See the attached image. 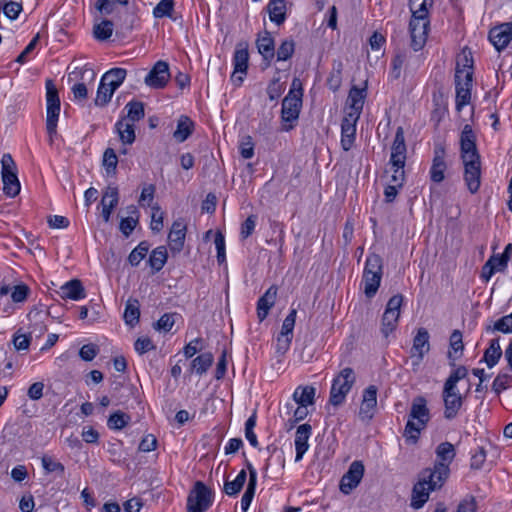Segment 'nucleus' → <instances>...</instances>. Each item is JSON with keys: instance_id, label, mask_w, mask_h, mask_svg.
<instances>
[{"instance_id": "nucleus-29", "label": "nucleus", "mask_w": 512, "mask_h": 512, "mask_svg": "<svg viewBox=\"0 0 512 512\" xmlns=\"http://www.w3.org/2000/svg\"><path fill=\"white\" fill-rule=\"evenodd\" d=\"M444 403V418L447 420H452L457 417L459 411L461 410L464 397L461 396H442Z\"/></svg>"}, {"instance_id": "nucleus-37", "label": "nucleus", "mask_w": 512, "mask_h": 512, "mask_svg": "<svg viewBox=\"0 0 512 512\" xmlns=\"http://www.w3.org/2000/svg\"><path fill=\"white\" fill-rule=\"evenodd\" d=\"M167 257V250L164 246H159L151 252L148 264L153 272H159L164 267Z\"/></svg>"}, {"instance_id": "nucleus-46", "label": "nucleus", "mask_w": 512, "mask_h": 512, "mask_svg": "<svg viewBox=\"0 0 512 512\" xmlns=\"http://www.w3.org/2000/svg\"><path fill=\"white\" fill-rule=\"evenodd\" d=\"M93 32L96 39L101 41L107 40L113 33V22L103 20L94 26Z\"/></svg>"}, {"instance_id": "nucleus-50", "label": "nucleus", "mask_w": 512, "mask_h": 512, "mask_svg": "<svg viewBox=\"0 0 512 512\" xmlns=\"http://www.w3.org/2000/svg\"><path fill=\"white\" fill-rule=\"evenodd\" d=\"M1 9L7 18L10 20H15L23 10V7L21 2L9 0L5 2L3 6H1Z\"/></svg>"}, {"instance_id": "nucleus-23", "label": "nucleus", "mask_w": 512, "mask_h": 512, "mask_svg": "<svg viewBox=\"0 0 512 512\" xmlns=\"http://www.w3.org/2000/svg\"><path fill=\"white\" fill-rule=\"evenodd\" d=\"M56 293L62 299H71L74 301L81 300L86 296L85 289L78 279H72L66 282Z\"/></svg>"}, {"instance_id": "nucleus-21", "label": "nucleus", "mask_w": 512, "mask_h": 512, "mask_svg": "<svg viewBox=\"0 0 512 512\" xmlns=\"http://www.w3.org/2000/svg\"><path fill=\"white\" fill-rule=\"evenodd\" d=\"M312 433V427L310 424H301L297 427L295 433V450L296 456L295 461L298 462L303 458V455L309 448L308 440Z\"/></svg>"}, {"instance_id": "nucleus-24", "label": "nucleus", "mask_w": 512, "mask_h": 512, "mask_svg": "<svg viewBox=\"0 0 512 512\" xmlns=\"http://www.w3.org/2000/svg\"><path fill=\"white\" fill-rule=\"evenodd\" d=\"M256 46L263 60L267 62L266 65H270L275 57V42L271 34L265 31L262 35H258Z\"/></svg>"}, {"instance_id": "nucleus-9", "label": "nucleus", "mask_w": 512, "mask_h": 512, "mask_svg": "<svg viewBox=\"0 0 512 512\" xmlns=\"http://www.w3.org/2000/svg\"><path fill=\"white\" fill-rule=\"evenodd\" d=\"M47 120L46 128L50 136L56 134L57 121L60 112V99L58 92L51 81L47 82Z\"/></svg>"}, {"instance_id": "nucleus-48", "label": "nucleus", "mask_w": 512, "mask_h": 512, "mask_svg": "<svg viewBox=\"0 0 512 512\" xmlns=\"http://www.w3.org/2000/svg\"><path fill=\"white\" fill-rule=\"evenodd\" d=\"M487 332L499 331L502 333H512V313L498 319L493 326L486 327Z\"/></svg>"}, {"instance_id": "nucleus-19", "label": "nucleus", "mask_w": 512, "mask_h": 512, "mask_svg": "<svg viewBox=\"0 0 512 512\" xmlns=\"http://www.w3.org/2000/svg\"><path fill=\"white\" fill-rule=\"evenodd\" d=\"M489 40L498 51L505 49L512 40L511 22L493 27L489 31Z\"/></svg>"}, {"instance_id": "nucleus-44", "label": "nucleus", "mask_w": 512, "mask_h": 512, "mask_svg": "<svg viewBox=\"0 0 512 512\" xmlns=\"http://www.w3.org/2000/svg\"><path fill=\"white\" fill-rule=\"evenodd\" d=\"M103 166L107 175H115L118 164V157L112 148H107L103 154Z\"/></svg>"}, {"instance_id": "nucleus-59", "label": "nucleus", "mask_w": 512, "mask_h": 512, "mask_svg": "<svg viewBox=\"0 0 512 512\" xmlns=\"http://www.w3.org/2000/svg\"><path fill=\"white\" fill-rule=\"evenodd\" d=\"M486 460V451L483 447H478L471 455L470 466L472 469H481Z\"/></svg>"}, {"instance_id": "nucleus-55", "label": "nucleus", "mask_w": 512, "mask_h": 512, "mask_svg": "<svg viewBox=\"0 0 512 512\" xmlns=\"http://www.w3.org/2000/svg\"><path fill=\"white\" fill-rule=\"evenodd\" d=\"M405 163L402 164H391V168L393 173L391 175L390 183L395 184L397 186H403L405 181V171H404Z\"/></svg>"}, {"instance_id": "nucleus-41", "label": "nucleus", "mask_w": 512, "mask_h": 512, "mask_svg": "<svg viewBox=\"0 0 512 512\" xmlns=\"http://www.w3.org/2000/svg\"><path fill=\"white\" fill-rule=\"evenodd\" d=\"M149 244L142 241L135 247L128 256V261L132 266H138L140 262L146 257L149 251Z\"/></svg>"}, {"instance_id": "nucleus-8", "label": "nucleus", "mask_w": 512, "mask_h": 512, "mask_svg": "<svg viewBox=\"0 0 512 512\" xmlns=\"http://www.w3.org/2000/svg\"><path fill=\"white\" fill-rule=\"evenodd\" d=\"M403 302V296L401 294H397L392 296L384 311L382 317V328L381 331L385 337L396 328L397 322L400 316V307Z\"/></svg>"}, {"instance_id": "nucleus-13", "label": "nucleus", "mask_w": 512, "mask_h": 512, "mask_svg": "<svg viewBox=\"0 0 512 512\" xmlns=\"http://www.w3.org/2000/svg\"><path fill=\"white\" fill-rule=\"evenodd\" d=\"M364 465L361 461H353L348 471L342 476L340 481V490L344 494H349L361 482L364 475Z\"/></svg>"}, {"instance_id": "nucleus-57", "label": "nucleus", "mask_w": 512, "mask_h": 512, "mask_svg": "<svg viewBox=\"0 0 512 512\" xmlns=\"http://www.w3.org/2000/svg\"><path fill=\"white\" fill-rule=\"evenodd\" d=\"M257 483H248L241 498V509L246 512L254 498Z\"/></svg>"}, {"instance_id": "nucleus-3", "label": "nucleus", "mask_w": 512, "mask_h": 512, "mask_svg": "<svg viewBox=\"0 0 512 512\" xmlns=\"http://www.w3.org/2000/svg\"><path fill=\"white\" fill-rule=\"evenodd\" d=\"M465 64L460 68L457 63L455 70V106L457 111H461L471 100V90L473 85L472 65L468 64L469 59L464 56Z\"/></svg>"}, {"instance_id": "nucleus-14", "label": "nucleus", "mask_w": 512, "mask_h": 512, "mask_svg": "<svg viewBox=\"0 0 512 512\" xmlns=\"http://www.w3.org/2000/svg\"><path fill=\"white\" fill-rule=\"evenodd\" d=\"M461 159L463 162L469 160H480L476 148V137L470 125H465L460 136Z\"/></svg>"}, {"instance_id": "nucleus-36", "label": "nucleus", "mask_w": 512, "mask_h": 512, "mask_svg": "<svg viewBox=\"0 0 512 512\" xmlns=\"http://www.w3.org/2000/svg\"><path fill=\"white\" fill-rule=\"evenodd\" d=\"M450 351L448 358L450 359V366H455V361L461 355L464 345L462 341V333L459 330H454L450 336Z\"/></svg>"}, {"instance_id": "nucleus-18", "label": "nucleus", "mask_w": 512, "mask_h": 512, "mask_svg": "<svg viewBox=\"0 0 512 512\" xmlns=\"http://www.w3.org/2000/svg\"><path fill=\"white\" fill-rule=\"evenodd\" d=\"M429 25L430 21L410 20L411 47L414 51H419L424 47L428 37Z\"/></svg>"}, {"instance_id": "nucleus-52", "label": "nucleus", "mask_w": 512, "mask_h": 512, "mask_svg": "<svg viewBox=\"0 0 512 512\" xmlns=\"http://www.w3.org/2000/svg\"><path fill=\"white\" fill-rule=\"evenodd\" d=\"M42 466L47 473L57 472L60 476H62L65 471L62 463L47 455L42 457Z\"/></svg>"}, {"instance_id": "nucleus-7", "label": "nucleus", "mask_w": 512, "mask_h": 512, "mask_svg": "<svg viewBox=\"0 0 512 512\" xmlns=\"http://www.w3.org/2000/svg\"><path fill=\"white\" fill-rule=\"evenodd\" d=\"M1 164L3 190L7 196L15 197L20 192V183L15 171V162L10 154H4Z\"/></svg>"}, {"instance_id": "nucleus-63", "label": "nucleus", "mask_w": 512, "mask_h": 512, "mask_svg": "<svg viewBox=\"0 0 512 512\" xmlns=\"http://www.w3.org/2000/svg\"><path fill=\"white\" fill-rule=\"evenodd\" d=\"M135 350L139 354H145L153 349H155V346L152 342V340L149 337H140L135 341L134 344Z\"/></svg>"}, {"instance_id": "nucleus-31", "label": "nucleus", "mask_w": 512, "mask_h": 512, "mask_svg": "<svg viewBox=\"0 0 512 512\" xmlns=\"http://www.w3.org/2000/svg\"><path fill=\"white\" fill-rule=\"evenodd\" d=\"M270 20L281 25L286 20V3L284 0H270L267 5Z\"/></svg>"}, {"instance_id": "nucleus-64", "label": "nucleus", "mask_w": 512, "mask_h": 512, "mask_svg": "<svg viewBox=\"0 0 512 512\" xmlns=\"http://www.w3.org/2000/svg\"><path fill=\"white\" fill-rule=\"evenodd\" d=\"M13 345L16 350H27L30 345V336L16 332L13 336Z\"/></svg>"}, {"instance_id": "nucleus-4", "label": "nucleus", "mask_w": 512, "mask_h": 512, "mask_svg": "<svg viewBox=\"0 0 512 512\" xmlns=\"http://www.w3.org/2000/svg\"><path fill=\"white\" fill-rule=\"evenodd\" d=\"M383 273L382 258L375 253H370L365 262L362 282L367 298H372L378 291Z\"/></svg>"}, {"instance_id": "nucleus-39", "label": "nucleus", "mask_w": 512, "mask_h": 512, "mask_svg": "<svg viewBox=\"0 0 512 512\" xmlns=\"http://www.w3.org/2000/svg\"><path fill=\"white\" fill-rule=\"evenodd\" d=\"M123 317L126 324L131 327L135 326L139 322L140 309L138 300H128Z\"/></svg>"}, {"instance_id": "nucleus-62", "label": "nucleus", "mask_w": 512, "mask_h": 512, "mask_svg": "<svg viewBox=\"0 0 512 512\" xmlns=\"http://www.w3.org/2000/svg\"><path fill=\"white\" fill-rule=\"evenodd\" d=\"M283 90V85L279 82V79H273L267 87L269 99L271 101L277 100L281 96Z\"/></svg>"}, {"instance_id": "nucleus-10", "label": "nucleus", "mask_w": 512, "mask_h": 512, "mask_svg": "<svg viewBox=\"0 0 512 512\" xmlns=\"http://www.w3.org/2000/svg\"><path fill=\"white\" fill-rule=\"evenodd\" d=\"M437 478L430 479L426 476V471L423 470L420 474L419 481L414 485L411 497V506L415 509H420L429 499L431 491L440 489L441 487H433L432 481Z\"/></svg>"}, {"instance_id": "nucleus-45", "label": "nucleus", "mask_w": 512, "mask_h": 512, "mask_svg": "<svg viewBox=\"0 0 512 512\" xmlns=\"http://www.w3.org/2000/svg\"><path fill=\"white\" fill-rule=\"evenodd\" d=\"M130 419L131 417L128 414L117 411L110 415L107 425L112 430H121L128 424Z\"/></svg>"}, {"instance_id": "nucleus-35", "label": "nucleus", "mask_w": 512, "mask_h": 512, "mask_svg": "<svg viewBox=\"0 0 512 512\" xmlns=\"http://www.w3.org/2000/svg\"><path fill=\"white\" fill-rule=\"evenodd\" d=\"M502 356V349L500 347L499 338H494L490 341L489 347L485 350L483 361L489 368L494 367Z\"/></svg>"}, {"instance_id": "nucleus-60", "label": "nucleus", "mask_w": 512, "mask_h": 512, "mask_svg": "<svg viewBox=\"0 0 512 512\" xmlns=\"http://www.w3.org/2000/svg\"><path fill=\"white\" fill-rule=\"evenodd\" d=\"M174 325V317L172 314H164L154 324V328L159 331L169 332Z\"/></svg>"}, {"instance_id": "nucleus-30", "label": "nucleus", "mask_w": 512, "mask_h": 512, "mask_svg": "<svg viewBox=\"0 0 512 512\" xmlns=\"http://www.w3.org/2000/svg\"><path fill=\"white\" fill-rule=\"evenodd\" d=\"M356 126L355 122L344 118L341 123V146L343 150L349 151L355 141Z\"/></svg>"}, {"instance_id": "nucleus-26", "label": "nucleus", "mask_w": 512, "mask_h": 512, "mask_svg": "<svg viewBox=\"0 0 512 512\" xmlns=\"http://www.w3.org/2000/svg\"><path fill=\"white\" fill-rule=\"evenodd\" d=\"M277 296V287L271 286L257 301V317L260 322L266 319L269 310L274 306Z\"/></svg>"}, {"instance_id": "nucleus-53", "label": "nucleus", "mask_w": 512, "mask_h": 512, "mask_svg": "<svg viewBox=\"0 0 512 512\" xmlns=\"http://www.w3.org/2000/svg\"><path fill=\"white\" fill-rule=\"evenodd\" d=\"M114 92L107 86L103 85L101 82L97 89V95L95 98L96 106H105L111 100Z\"/></svg>"}, {"instance_id": "nucleus-16", "label": "nucleus", "mask_w": 512, "mask_h": 512, "mask_svg": "<svg viewBox=\"0 0 512 512\" xmlns=\"http://www.w3.org/2000/svg\"><path fill=\"white\" fill-rule=\"evenodd\" d=\"M445 155V146L442 143L435 144L434 156L429 171L430 179L435 183H440L445 179V171L447 169Z\"/></svg>"}, {"instance_id": "nucleus-54", "label": "nucleus", "mask_w": 512, "mask_h": 512, "mask_svg": "<svg viewBox=\"0 0 512 512\" xmlns=\"http://www.w3.org/2000/svg\"><path fill=\"white\" fill-rule=\"evenodd\" d=\"M296 314H297V312L295 309H292L289 312V314L286 316V318L283 321L280 334H282L283 336L292 338L293 329H294L295 321H296Z\"/></svg>"}, {"instance_id": "nucleus-42", "label": "nucleus", "mask_w": 512, "mask_h": 512, "mask_svg": "<svg viewBox=\"0 0 512 512\" xmlns=\"http://www.w3.org/2000/svg\"><path fill=\"white\" fill-rule=\"evenodd\" d=\"M130 214H137V208L135 206H130ZM138 224V216L134 217L133 215L123 218L120 222V231L128 237L133 230L135 229L136 225Z\"/></svg>"}, {"instance_id": "nucleus-43", "label": "nucleus", "mask_w": 512, "mask_h": 512, "mask_svg": "<svg viewBox=\"0 0 512 512\" xmlns=\"http://www.w3.org/2000/svg\"><path fill=\"white\" fill-rule=\"evenodd\" d=\"M364 98H365V90L364 89H360L355 86L351 88L349 95H348V100H349L350 106L353 110H355L358 113L362 110L363 105H364Z\"/></svg>"}, {"instance_id": "nucleus-2", "label": "nucleus", "mask_w": 512, "mask_h": 512, "mask_svg": "<svg viewBox=\"0 0 512 512\" xmlns=\"http://www.w3.org/2000/svg\"><path fill=\"white\" fill-rule=\"evenodd\" d=\"M436 461L433 468H426V476L430 479L437 478L432 481L433 487H442L450 474V465L453 462L456 451L450 442H442L435 449Z\"/></svg>"}, {"instance_id": "nucleus-27", "label": "nucleus", "mask_w": 512, "mask_h": 512, "mask_svg": "<svg viewBox=\"0 0 512 512\" xmlns=\"http://www.w3.org/2000/svg\"><path fill=\"white\" fill-rule=\"evenodd\" d=\"M186 236V225L182 221H175L172 224L168 239L170 249L173 252H180L184 246Z\"/></svg>"}, {"instance_id": "nucleus-1", "label": "nucleus", "mask_w": 512, "mask_h": 512, "mask_svg": "<svg viewBox=\"0 0 512 512\" xmlns=\"http://www.w3.org/2000/svg\"><path fill=\"white\" fill-rule=\"evenodd\" d=\"M430 420V411L427 407V401L423 396H417L413 399L408 421L406 423L403 436L410 444L417 443L421 431L426 427Z\"/></svg>"}, {"instance_id": "nucleus-34", "label": "nucleus", "mask_w": 512, "mask_h": 512, "mask_svg": "<svg viewBox=\"0 0 512 512\" xmlns=\"http://www.w3.org/2000/svg\"><path fill=\"white\" fill-rule=\"evenodd\" d=\"M316 389L312 386H298L293 393V400L301 406H308L314 403Z\"/></svg>"}, {"instance_id": "nucleus-5", "label": "nucleus", "mask_w": 512, "mask_h": 512, "mask_svg": "<svg viewBox=\"0 0 512 512\" xmlns=\"http://www.w3.org/2000/svg\"><path fill=\"white\" fill-rule=\"evenodd\" d=\"M356 382V375L352 368L342 369L333 379L330 390L329 403L340 406Z\"/></svg>"}, {"instance_id": "nucleus-11", "label": "nucleus", "mask_w": 512, "mask_h": 512, "mask_svg": "<svg viewBox=\"0 0 512 512\" xmlns=\"http://www.w3.org/2000/svg\"><path fill=\"white\" fill-rule=\"evenodd\" d=\"M249 62L248 44L239 43L236 46L233 55V66L234 70L231 75V81L240 86L244 80V76L247 74Z\"/></svg>"}, {"instance_id": "nucleus-25", "label": "nucleus", "mask_w": 512, "mask_h": 512, "mask_svg": "<svg viewBox=\"0 0 512 512\" xmlns=\"http://www.w3.org/2000/svg\"><path fill=\"white\" fill-rule=\"evenodd\" d=\"M302 99L298 97L285 96L282 101L281 117L285 122H293L298 119Z\"/></svg>"}, {"instance_id": "nucleus-47", "label": "nucleus", "mask_w": 512, "mask_h": 512, "mask_svg": "<svg viewBox=\"0 0 512 512\" xmlns=\"http://www.w3.org/2000/svg\"><path fill=\"white\" fill-rule=\"evenodd\" d=\"M295 51V42L292 39L284 40L275 52L277 57V61H287L289 60Z\"/></svg>"}, {"instance_id": "nucleus-12", "label": "nucleus", "mask_w": 512, "mask_h": 512, "mask_svg": "<svg viewBox=\"0 0 512 512\" xmlns=\"http://www.w3.org/2000/svg\"><path fill=\"white\" fill-rule=\"evenodd\" d=\"M171 75L167 62L159 60L144 78V83L151 89H163L169 82Z\"/></svg>"}, {"instance_id": "nucleus-61", "label": "nucleus", "mask_w": 512, "mask_h": 512, "mask_svg": "<svg viewBox=\"0 0 512 512\" xmlns=\"http://www.w3.org/2000/svg\"><path fill=\"white\" fill-rule=\"evenodd\" d=\"M29 294V287L25 284L16 285L13 287L11 298L15 303L24 302Z\"/></svg>"}, {"instance_id": "nucleus-22", "label": "nucleus", "mask_w": 512, "mask_h": 512, "mask_svg": "<svg viewBox=\"0 0 512 512\" xmlns=\"http://www.w3.org/2000/svg\"><path fill=\"white\" fill-rule=\"evenodd\" d=\"M406 144L404 130L398 127L391 147L390 164H402L406 162Z\"/></svg>"}, {"instance_id": "nucleus-32", "label": "nucleus", "mask_w": 512, "mask_h": 512, "mask_svg": "<svg viewBox=\"0 0 512 512\" xmlns=\"http://www.w3.org/2000/svg\"><path fill=\"white\" fill-rule=\"evenodd\" d=\"M115 129L122 144L131 145L135 141L136 136L134 124L129 123L125 118L116 122Z\"/></svg>"}, {"instance_id": "nucleus-38", "label": "nucleus", "mask_w": 512, "mask_h": 512, "mask_svg": "<svg viewBox=\"0 0 512 512\" xmlns=\"http://www.w3.org/2000/svg\"><path fill=\"white\" fill-rule=\"evenodd\" d=\"M213 355L210 352L203 353L193 359L191 363L192 370L198 375H202L208 371L213 363Z\"/></svg>"}, {"instance_id": "nucleus-56", "label": "nucleus", "mask_w": 512, "mask_h": 512, "mask_svg": "<svg viewBox=\"0 0 512 512\" xmlns=\"http://www.w3.org/2000/svg\"><path fill=\"white\" fill-rule=\"evenodd\" d=\"M257 216L250 215L241 225L240 236L242 239H247L255 230Z\"/></svg>"}, {"instance_id": "nucleus-28", "label": "nucleus", "mask_w": 512, "mask_h": 512, "mask_svg": "<svg viewBox=\"0 0 512 512\" xmlns=\"http://www.w3.org/2000/svg\"><path fill=\"white\" fill-rule=\"evenodd\" d=\"M127 75V70L124 68H112L105 72L101 77L100 82L107 85L112 92H115L124 82Z\"/></svg>"}, {"instance_id": "nucleus-33", "label": "nucleus", "mask_w": 512, "mask_h": 512, "mask_svg": "<svg viewBox=\"0 0 512 512\" xmlns=\"http://www.w3.org/2000/svg\"><path fill=\"white\" fill-rule=\"evenodd\" d=\"M194 123L187 116H181L177 122V128L173 133V137L179 143H182L188 139L193 133Z\"/></svg>"}, {"instance_id": "nucleus-6", "label": "nucleus", "mask_w": 512, "mask_h": 512, "mask_svg": "<svg viewBox=\"0 0 512 512\" xmlns=\"http://www.w3.org/2000/svg\"><path fill=\"white\" fill-rule=\"evenodd\" d=\"M213 502V492L203 482L194 484L187 498V512H204Z\"/></svg>"}, {"instance_id": "nucleus-17", "label": "nucleus", "mask_w": 512, "mask_h": 512, "mask_svg": "<svg viewBox=\"0 0 512 512\" xmlns=\"http://www.w3.org/2000/svg\"><path fill=\"white\" fill-rule=\"evenodd\" d=\"M429 338V333L425 328L418 329L411 348V357L415 359L412 363L414 370H416V367L421 363L425 354L430 350Z\"/></svg>"}, {"instance_id": "nucleus-49", "label": "nucleus", "mask_w": 512, "mask_h": 512, "mask_svg": "<svg viewBox=\"0 0 512 512\" xmlns=\"http://www.w3.org/2000/svg\"><path fill=\"white\" fill-rule=\"evenodd\" d=\"M512 381V376L507 373H499L493 383L492 391L499 396L504 390H506Z\"/></svg>"}, {"instance_id": "nucleus-15", "label": "nucleus", "mask_w": 512, "mask_h": 512, "mask_svg": "<svg viewBox=\"0 0 512 512\" xmlns=\"http://www.w3.org/2000/svg\"><path fill=\"white\" fill-rule=\"evenodd\" d=\"M377 408V387L368 386L362 395V402L359 409V418L363 422H369L375 414Z\"/></svg>"}, {"instance_id": "nucleus-51", "label": "nucleus", "mask_w": 512, "mask_h": 512, "mask_svg": "<svg viewBox=\"0 0 512 512\" xmlns=\"http://www.w3.org/2000/svg\"><path fill=\"white\" fill-rule=\"evenodd\" d=\"M174 7V0H161L153 9L155 18L170 17Z\"/></svg>"}, {"instance_id": "nucleus-20", "label": "nucleus", "mask_w": 512, "mask_h": 512, "mask_svg": "<svg viewBox=\"0 0 512 512\" xmlns=\"http://www.w3.org/2000/svg\"><path fill=\"white\" fill-rule=\"evenodd\" d=\"M464 165V180L468 190L474 194L476 193L481 184V164L480 160H469L463 162Z\"/></svg>"}, {"instance_id": "nucleus-58", "label": "nucleus", "mask_w": 512, "mask_h": 512, "mask_svg": "<svg viewBox=\"0 0 512 512\" xmlns=\"http://www.w3.org/2000/svg\"><path fill=\"white\" fill-rule=\"evenodd\" d=\"M99 348L95 344H85L80 348L79 356L84 361H92L98 354Z\"/></svg>"}, {"instance_id": "nucleus-40", "label": "nucleus", "mask_w": 512, "mask_h": 512, "mask_svg": "<svg viewBox=\"0 0 512 512\" xmlns=\"http://www.w3.org/2000/svg\"><path fill=\"white\" fill-rule=\"evenodd\" d=\"M127 109V121L131 123L141 120L145 116L144 104L140 101H130L126 104Z\"/></svg>"}]
</instances>
